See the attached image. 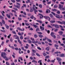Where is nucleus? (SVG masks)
Wrapping results in <instances>:
<instances>
[{
	"label": "nucleus",
	"instance_id": "nucleus-31",
	"mask_svg": "<svg viewBox=\"0 0 65 65\" xmlns=\"http://www.w3.org/2000/svg\"><path fill=\"white\" fill-rule=\"evenodd\" d=\"M32 52L33 53H36V51L34 49H32Z\"/></svg>",
	"mask_w": 65,
	"mask_h": 65
},
{
	"label": "nucleus",
	"instance_id": "nucleus-55",
	"mask_svg": "<svg viewBox=\"0 0 65 65\" xmlns=\"http://www.w3.org/2000/svg\"><path fill=\"white\" fill-rule=\"evenodd\" d=\"M62 24H63L64 25H65V21H62Z\"/></svg>",
	"mask_w": 65,
	"mask_h": 65
},
{
	"label": "nucleus",
	"instance_id": "nucleus-33",
	"mask_svg": "<svg viewBox=\"0 0 65 65\" xmlns=\"http://www.w3.org/2000/svg\"><path fill=\"white\" fill-rule=\"evenodd\" d=\"M54 8H57V7H58V6L57 5L55 4L54 6Z\"/></svg>",
	"mask_w": 65,
	"mask_h": 65
},
{
	"label": "nucleus",
	"instance_id": "nucleus-2",
	"mask_svg": "<svg viewBox=\"0 0 65 65\" xmlns=\"http://www.w3.org/2000/svg\"><path fill=\"white\" fill-rule=\"evenodd\" d=\"M6 55V53L5 52H2L1 53V56L2 57H3V58H7Z\"/></svg>",
	"mask_w": 65,
	"mask_h": 65
},
{
	"label": "nucleus",
	"instance_id": "nucleus-10",
	"mask_svg": "<svg viewBox=\"0 0 65 65\" xmlns=\"http://www.w3.org/2000/svg\"><path fill=\"white\" fill-rule=\"evenodd\" d=\"M59 57H65V56L64 55V54L63 53H62L61 54L59 55Z\"/></svg>",
	"mask_w": 65,
	"mask_h": 65
},
{
	"label": "nucleus",
	"instance_id": "nucleus-34",
	"mask_svg": "<svg viewBox=\"0 0 65 65\" xmlns=\"http://www.w3.org/2000/svg\"><path fill=\"white\" fill-rule=\"evenodd\" d=\"M33 11H34V10L33 9H30V12H32Z\"/></svg>",
	"mask_w": 65,
	"mask_h": 65
},
{
	"label": "nucleus",
	"instance_id": "nucleus-59",
	"mask_svg": "<svg viewBox=\"0 0 65 65\" xmlns=\"http://www.w3.org/2000/svg\"><path fill=\"white\" fill-rule=\"evenodd\" d=\"M51 1H50V2H48L47 3V4H51Z\"/></svg>",
	"mask_w": 65,
	"mask_h": 65
},
{
	"label": "nucleus",
	"instance_id": "nucleus-38",
	"mask_svg": "<svg viewBox=\"0 0 65 65\" xmlns=\"http://www.w3.org/2000/svg\"><path fill=\"white\" fill-rule=\"evenodd\" d=\"M11 36V35L10 34L9 36H8V38H10Z\"/></svg>",
	"mask_w": 65,
	"mask_h": 65
},
{
	"label": "nucleus",
	"instance_id": "nucleus-64",
	"mask_svg": "<svg viewBox=\"0 0 65 65\" xmlns=\"http://www.w3.org/2000/svg\"><path fill=\"white\" fill-rule=\"evenodd\" d=\"M12 32L13 33V34H16V33L15 32V31H12Z\"/></svg>",
	"mask_w": 65,
	"mask_h": 65
},
{
	"label": "nucleus",
	"instance_id": "nucleus-56",
	"mask_svg": "<svg viewBox=\"0 0 65 65\" xmlns=\"http://www.w3.org/2000/svg\"><path fill=\"white\" fill-rule=\"evenodd\" d=\"M11 1H12V2H13V3H15V1L14 0H12Z\"/></svg>",
	"mask_w": 65,
	"mask_h": 65
},
{
	"label": "nucleus",
	"instance_id": "nucleus-17",
	"mask_svg": "<svg viewBox=\"0 0 65 65\" xmlns=\"http://www.w3.org/2000/svg\"><path fill=\"white\" fill-rule=\"evenodd\" d=\"M36 21L37 22H39V23H40V24H42V22L41 20H36Z\"/></svg>",
	"mask_w": 65,
	"mask_h": 65
},
{
	"label": "nucleus",
	"instance_id": "nucleus-27",
	"mask_svg": "<svg viewBox=\"0 0 65 65\" xmlns=\"http://www.w3.org/2000/svg\"><path fill=\"white\" fill-rule=\"evenodd\" d=\"M38 36L40 38H42L43 37V35H38Z\"/></svg>",
	"mask_w": 65,
	"mask_h": 65
},
{
	"label": "nucleus",
	"instance_id": "nucleus-15",
	"mask_svg": "<svg viewBox=\"0 0 65 65\" xmlns=\"http://www.w3.org/2000/svg\"><path fill=\"white\" fill-rule=\"evenodd\" d=\"M50 22L51 23H55V22H56V21L55 20H52L50 21Z\"/></svg>",
	"mask_w": 65,
	"mask_h": 65
},
{
	"label": "nucleus",
	"instance_id": "nucleus-32",
	"mask_svg": "<svg viewBox=\"0 0 65 65\" xmlns=\"http://www.w3.org/2000/svg\"><path fill=\"white\" fill-rule=\"evenodd\" d=\"M54 46L55 47H59V45H58L57 44H55L54 45Z\"/></svg>",
	"mask_w": 65,
	"mask_h": 65
},
{
	"label": "nucleus",
	"instance_id": "nucleus-22",
	"mask_svg": "<svg viewBox=\"0 0 65 65\" xmlns=\"http://www.w3.org/2000/svg\"><path fill=\"white\" fill-rule=\"evenodd\" d=\"M55 27L56 28H59V26H58V25L57 24H55Z\"/></svg>",
	"mask_w": 65,
	"mask_h": 65
},
{
	"label": "nucleus",
	"instance_id": "nucleus-30",
	"mask_svg": "<svg viewBox=\"0 0 65 65\" xmlns=\"http://www.w3.org/2000/svg\"><path fill=\"white\" fill-rule=\"evenodd\" d=\"M50 17H51V18H54V16H53V15H52V14H50Z\"/></svg>",
	"mask_w": 65,
	"mask_h": 65
},
{
	"label": "nucleus",
	"instance_id": "nucleus-25",
	"mask_svg": "<svg viewBox=\"0 0 65 65\" xmlns=\"http://www.w3.org/2000/svg\"><path fill=\"white\" fill-rule=\"evenodd\" d=\"M0 19L1 20H2V19H4V17H3L1 15H0Z\"/></svg>",
	"mask_w": 65,
	"mask_h": 65
},
{
	"label": "nucleus",
	"instance_id": "nucleus-43",
	"mask_svg": "<svg viewBox=\"0 0 65 65\" xmlns=\"http://www.w3.org/2000/svg\"><path fill=\"white\" fill-rule=\"evenodd\" d=\"M37 48H38V50H42L41 48H40L39 47H37Z\"/></svg>",
	"mask_w": 65,
	"mask_h": 65
},
{
	"label": "nucleus",
	"instance_id": "nucleus-46",
	"mask_svg": "<svg viewBox=\"0 0 65 65\" xmlns=\"http://www.w3.org/2000/svg\"><path fill=\"white\" fill-rule=\"evenodd\" d=\"M45 58H47V59H49L50 58V56H46Z\"/></svg>",
	"mask_w": 65,
	"mask_h": 65
},
{
	"label": "nucleus",
	"instance_id": "nucleus-39",
	"mask_svg": "<svg viewBox=\"0 0 65 65\" xmlns=\"http://www.w3.org/2000/svg\"><path fill=\"white\" fill-rule=\"evenodd\" d=\"M47 39V37H46L45 38V39H43V41H45V40H46Z\"/></svg>",
	"mask_w": 65,
	"mask_h": 65
},
{
	"label": "nucleus",
	"instance_id": "nucleus-42",
	"mask_svg": "<svg viewBox=\"0 0 65 65\" xmlns=\"http://www.w3.org/2000/svg\"><path fill=\"white\" fill-rule=\"evenodd\" d=\"M25 25H26V26H29V24L28 23H25Z\"/></svg>",
	"mask_w": 65,
	"mask_h": 65
},
{
	"label": "nucleus",
	"instance_id": "nucleus-54",
	"mask_svg": "<svg viewBox=\"0 0 65 65\" xmlns=\"http://www.w3.org/2000/svg\"><path fill=\"white\" fill-rule=\"evenodd\" d=\"M34 36L36 38H37V37H38V36H37V35H34Z\"/></svg>",
	"mask_w": 65,
	"mask_h": 65
},
{
	"label": "nucleus",
	"instance_id": "nucleus-16",
	"mask_svg": "<svg viewBox=\"0 0 65 65\" xmlns=\"http://www.w3.org/2000/svg\"><path fill=\"white\" fill-rule=\"evenodd\" d=\"M58 33L59 34H60V35H62L63 34V32L62 31H60L59 32H58Z\"/></svg>",
	"mask_w": 65,
	"mask_h": 65
},
{
	"label": "nucleus",
	"instance_id": "nucleus-3",
	"mask_svg": "<svg viewBox=\"0 0 65 65\" xmlns=\"http://www.w3.org/2000/svg\"><path fill=\"white\" fill-rule=\"evenodd\" d=\"M18 34L20 36V39H23V35H24V32H22L21 33L20 32H19L18 33Z\"/></svg>",
	"mask_w": 65,
	"mask_h": 65
},
{
	"label": "nucleus",
	"instance_id": "nucleus-51",
	"mask_svg": "<svg viewBox=\"0 0 65 65\" xmlns=\"http://www.w3.org/2000/svg\"><path fill=\"white\" fill-rule=\"evenodd\" d=\"M52 11H54V12H56L57 11V10L56 9H52Z\"/></svg>",
	"mask_w": 65,
	"mask_h": 65
},
{
	"label": "nucleus",
	"instance_id": "nucleus-44",
	"mask_svg": "<svg viewBox=\"0 0 65 65\" xmlns=\"http://www.w3.org/2000/svg\"><path fill=\"white\" fill-rule=\"evenodd\" d=\"M6 26L7 29H9V26L6 25Z\"/></svg>",
	"mask_w": 65,
	"mask_h": 65
},
{
	"label": "nucleus",
	"instance_id": "nucleus-14",
	"mask_svg": "<svg viewBox=\"0 0 65 65\" xmlns=\"http://www.w3.org/2000/svg\"><path fill=\"white\" fill-rule=\"evenodd\" d=\"M39 15H41V16H40V19L42 18H43V15L39 13Z\"/></svg>",
	"mask_w": 65,
	"mask_h": 65
},
{
	"label": "nucleus",
	"instance_id": "nucleus-37",
	"mask_svg": "<svg viewBox=\"0 0 65 65\" xmlns=\"http://www.w3.org/2000/svg\"><path fill=\"white\" fill-rule=\"evenodd\" d=\"M55 60H56L55 59H54V60H51L52 62V63H54V62H55Z\"/></svg>",
	"mask_w": 65,
	"mask_h": 65
},
{
	"label": "nucleus",
	"instance_id": "nucleus-36",
	"mask_svg": "<svg viewBox=\"0 0 65 65\" xmlns=\"http://www.w3.org/2000/svg\"><path fill=\"white\" fill-rule=\"evenodd\" d=\"M57 23H58L59 24H62V22H61L60 21H57Z\"/></svg>",
	"mask_w": 65,
	"mask_h": 65
},
{
	"label": "nucleus",
	"instance_id": "nucleus-62",
	"mask_svg": "<svg viewBox=\"0 0 65 65\" xmlns=\"http://www.w3.org/2000/svg\"><path fill=\"white\" fill-rule=\"evenodd\" d=\"M14 10H15L18 11V9L17 8H14Z\"/></svg>",
	"mask_w": 65,
	"mask_h": 65
},
{
	"label": "nucleus",
	"instance_id": "nucleus-9",
	"mask_svg": "<svg viewBox=\"0 0 65 65\" xmlns=\"http://www.w3.org/2000/svg\"><path fill=\"white\" fill-rule=\"evenodd\" d=\"M40 29H41V31H43L44 30V28L43 27H42V26H40Z\"/></svg>",
	"mask_w": 65,
	"mask_h": 65
},
{
	"label": "nucleus",
	"instance_id": "nucleus-28",
	"mask_svg": "<svg viewBox=\"0 0 65 65\" xmlns=\"http://www.w3.org/2000/svg\"><path fill=\"white\" fill-rule=\"evenodd\" d=\"M46 50H47V51H50V48H48V47H46Z\"/></svg>",
	"mask_w": 65,
	"mask_h": 65
},
{
	"label": "nucleus",
	"instance_id": "nucleus-24",
	"mask_svg": "<svg viewBox=\"0 0 65 65\" xmlns=\"http://www.w3.org/2000/svg\"><path fill=\"white\" fill-rule=\"evenodd\" d=\"M47 28H53V27L51 26V25H48V26H47Z\"/></svg>",
	"mask_w": 65,
	"mask_h": 65
},
{
	"label": "nucleus",
	"instance_id": "nucleus-45",
	"mask_svg": "<svg viewBox=\"0 0 65 65\" xmlns=\"http://www.w3.org/2000/svg\"><path fill=\"white\" fill-rule=\"evenodd\" d=\"M55 51V49L54 48H53L52 49V51H51V53H53Z\"/></svg>",
	"mask_w": 65,
	"mask_h": 65
},
{
	"label": "nucleus",
	"instance_id": "nucleus-29",
	"mask_svg": "<svg viewBox=\"0 0 65 65\" xmlns=\"http://www.w3.org/2000/svg\"><path fill=\"white\" fill-rule=\"evenodd\" d=\"M34 16L33 15H32L30 17V18L31 19H34Z\"/></svg>",
	"mask_w": 65,
	"mask_h": 65
},
{
	"label": "nucleus",
	"instance_id": "nucleus-21",
	"mask_svg": "<svg viewBox=\"0 0 65 65\" xmlns=\"http://www.w3.org/2000/svg\"><path fill=\"white\" fill-rule=\"evenodd\" d=\"M32 62H33V63H37V61L35 60H33L32 61Z\"/></svg>",
	"mask_w": 65,
	"mask_h": 65
},
{
	"label": "nucleus",
	"instance_id": "nucleus-18",
	"mask_svg": "<svg viewBox=\"0 0 65 65\" xmlns=\"http://www.w3.org/2000/svg\"><path fill=\"white\" fill-rule=\"evenodd\" d=\"M26 46H25V48L26 49H27V48H28V46H29V45L28 44H26Z\"/></svg>",
	"mask_w": 65,
	"mask_h": 65
},
{
	"label": "nucleus",
	"instance_id": "nucleus-50",
	"mask_svg": "<svg viewBox=\"0 0 65 65\" xmlns=\"http://www.w3.org/2000/svg\"><path fill=\"white\" fill-rule=\"evenodd\" d=\"M42 62V60H40L38 61V63H41Z\"/></svg>",
	"mask_w": 65,
	"mask_h": 65
},
{
	"label": "nucleus",
	"instance_id": "nucleus-41",
	"mask_svg": "<svg viewBox=\"0 0 65 65\" xmlns=\"http://www.w3.org/2000/svg\"><path fill=\"white\" fill-rule=\"evenodd\" d=\"M39 6L40 8H42V5L41 4H39Z\"/></svg>",
	"mask_w": 65,
	"mask_h": 65
},
{
	"label": "nucleus",
	"instance_id": "nucleus-53",
	"mask_svg": "<svg viewBox=\"0 0 65 65\" xmlns=\"http://www.w3.org/2000/svg\"><path fill=\"white\" fill-rule=\"evenodd\" d=\"M18 20L19 21H21L22 20V18H19V17L18 18Z\"/></svg>",
	"mask_w": 65,
	"mask_h": 65
},
{
	"label": "nucleus",
	"instance_id": "nucleus-40",
	"mask_svg": "<svg viewBox=\"0 0 65 65\" xmlns=\"http://www.w3.org/2000/svg\"><path fill=\"white\" fill-rule=\"evenodd\" d=\"M2 21L4 25H5V22L4 20H2Z\"/></svg>",
	"mask_w": 65,
	"mask_h": 65
},
{
	"label": "nucleus",
	"instance_id": "nucleus-4",
	"mask_svg": "<svg viewBox=\"0 0 65 65\" xmlns=\"http://www.w3.org/2000/svg\"><path fill=\"white\" fill-rule=\"evenodd\" d=\"M16 3L17 4L16 5H14V6L17 8L18 9H20L21 7V4L18 3Z\"/></svg>",
	"mask_w": 65,
	"mask_h": 65
},
{
	"label": "nucleus",
	"instance_id": "nucleus-20",
	"mask_svg": "<svg viewBox=\"0 0 65 65\" xmlns=\"http://www.w3.org/2000/svg\"><path fill=\"white\" fill-rule=\"evenodd\" d=\"M56 18H58V19H60V16L59 15H58L57 14L56 16H55Z\"/></svg>",
	"mask_w": 65,
	"mask_h": 65
},
{
	"label": "nucleus",
	"instance_id": "nucleus-60",
	"mask_svg": "<svg viewBox=\"0 0 65 65\" xmlns=\"http://www.w3.org/2000/svg\"><path fill=\"white\" fill-rule=\"evenodd\" d=\"M38 11H39V12H40L41 13H42V12H43L42 11V10H39Z\"/></svg>",
	"mask_w": 65,
	"mask_h": 65
},
{
	"label": "nucleus",
	"instance_id": "nucleus-19",
	"mask_svg": "<svg viewBox=\"0 0 65 65\" xmlns=\"http://www.w3.org/2000/svg\"><path fill=\"white\" fill-rule=\"evenodd\" d=\"M6 16H7V17H8V19H10V15H8V14H6Z\"/></svg>",
	"mask_w": 65,
	"mask_h": 65
},
{
	"label": "nucleus",
	"instance_id": "nucleus-23",
	"mask_svg": "<svg viewBox=\"0 0 65 65\" xmlns=\"http://www.w3.org/2000/svg\"><path fill=\"white\" fill-rule=\"evenodd\" d=\"M27 41L29 43H32V41L30 40H27Z\"/></svg>",
	"mask_w": 65,
	"mask_h": 65
},
{
	"label": "nucleus",
	"instance_id": "nucleus-61",
	"mask_svg": "<svg viewBox=\"0 0 65 65\" xmlns=\"http://www.w3.org/2000/svg\"><path fill=\"white\" fill-rule=\"evenodd\" d=\"M6 64L7 65H9V63H8L7 62H6Z\"/></svg>",
	"mask_w": 65,
	"mask_h": 65
},
{
	"label": "nucleus",
	"instance_id": "nucleus-1",
	"mask_svg": "<svg viewBox=\"0 0 65 65\" xmlns=\"http://www.w3.org/2000/svg\"><path fill=\"white\" fill-rule=\"evenodd\" d=\"M31 25V26H33L35 28H37L36 29V32H38V31H40V29H39V28L38 27V26L36 25L33 24L32 25V24H30Z\"/></svg>",
	"mask_w": 65,
	"mask_h": 65
},
{
	"label": "nucleus",
	"instance_id": "nucleus-57",
	"mask_svg": "<svg viewBox=\"0 0 65 65\" xmlns=\"http://www.w3.org/2000/svg\"><path fill=\"white\" fill-rule=\"evenodd\" d=\"M7 48H6V47L5 48V49L4 50V52H6L7 51Z\"/></svg>",
	"mask_w": 65,
	"mask_h": 65
},
{
	"label": "nucleus",
	"instance_id": "nucleus-63",
	"mask_svg": "<svg viewBox=\"0 0 65 65\" xmlns=\"http://www.w3.org/2000/svg\"><path fill=\"white\" fill-rule=\"evenodd\" d=\"M12 12H14V13H16V11H15L14 10H12Z\"/></svg>",
	"mask_w": 65,
	"mask_h": 65
},
{
	"label": "nucleus",
	"instance_id": "nucleus-26",
	"mask_svg": "<svg viewBox=\"0 0 65 65\" xmlns=\"http://www.w3.org/2000/svg\"><path fill=\"white\" fill-rule=\"evenodd\" d=\"M47 41H49V42H52V40H51L48 38H47Z\"/></svg>",
	"mask_w": 65,
	"mask_h": 65
},
{
	"label": "nucleus",
	"instance_id": "nucleus-5",
	"mask_svg": "<svg viewBox=\"0 0 65 65\" xmlns=\"http://www.w3.org/2000/svg\"><path fill=\"white\" fill-rule=\"evenodd\" d=\"M36 6L35 5H33V6L32 7V9H33L34 10V12L35 13V14H37V13H36L37 12H38V10H36V9L35 8V7Z\"/></svg>",
	"mask_w": 65,
	"mask_h": 65
},
{
	"label": "nucleus",
	"instance_id": "nucleus-7",
	"mask_svg": "<svg viewBox=\"0 0 65 65\" xmlns=\"http://www.w3.org/2000/svg\"><path fill=\"white\" fill-rule=\"evenodd\" d=\"M51 36L53 37L54 38H56V36L55 35H54V33L53 32H52L51 34Z\"/></svg>",
	"mask_w": 65,
	"mask_h": 65
},
{
	"label": "nucleus",
	"instance_id": "nucleus-52",
	"mask_svg": "<svg viewBox=\"0 0 65 65\" xmlns=\"http://www.w3.org/2000/svg\"><path fill=\"white\" fill-rule=\"evenodd\" d=\"M5 58H6L5 59L6 61H8V60H9V58H7V57Z\"/></svg>",
	"mask_w": 65,
	"mask_h": 65
},
{
	"label": "nucleus",
	"instance_id": "nucleus-47",
	"mask_svg": "<svg viewBox=\"0 0 65 65\" xmlns=\"http://www.w3.org/2000/svg\"><path fill=\"white\" fill-rule=\"evenodd\" d=\"M36 54L37 55V56H39V57H40V55H39V54L38 53H36Z\"/></svg>",
	"mask_w": 65,
	"mask_h": 65
},
{
	"label": "nucleus",
	"instance_id": "nucleus-11",
	"mask_svg": "<svg viewBox=\"0 0 65 65\" xmlns=\"http://www.w3.org/2000/svg\"><path fill=\"white\" fill-rule=\"evenodd\" d=\"M56 59L58 61H60L62 60L61 59V58H60V57H57Z\"/></svg>",
	"mask_w": 65,
	"mask_h": 65
},
{
	"label": "nucleus",
	"instance_id": "nucleus-48",
	"mask_svg": "<svg viewBox=\"0 0 65 65\" xmlns=\"http://www.w3.org/2000/svg\"><path fill=\"white\" fill-rule=\"evenodd\" d=\"M1 31L2 32H4V33L6 31H5V30H1Z\"/></svg>",
	"mask_w": 65,
	"mask_h": 65
},
{
	"label": "nucleus",
	"instance_id": "nucleus-13",
	"mask_svg": "<svg viewBox=\"0 0 65 65\" xmlns=\"http://www.w3.org/2000/svg\"><path fill=\"white\" fill-rule=\"evenodd\" d=\"M62 7H63V5L61 4L59 5V8L61 9V8H62Z\"/></svg>",
	"mask_w": 65,
	"mask_h": 65
},
{
	"label": "nucleus",
	"instance_id": "nucleus-49",
	"mask_svg": "<svg viewBox=\"0 0 65 65\" xmlns=\"http://www.w3.org/2000/svg\"><path fill=\"white\" fill-rule=\"evenodd\" d=\"M10 41L11 42H12V41H13V40H12V38H11L10 39Z\"/></svg>",
	"mask_w": 65,
	"mask_h": 65
},
{
	"label": "nucleus",
	"instance_id": "nucleus-58",
	"mask_svg": "<svg viewBox=\"0 0 65 65\" xmlns=\"http://www.w3.org/2000/svg\"><path fill=\"white\" fill-rule=\"evenodd\" d=\"M57 13H58V14H60V12L59 11H58Z\"/></svg>",
	"mask_w": 65,
	"mask_h": 65
},
{
	"label": "nucleus",
	"instance_id": "nucleus-8",
	"mask_svg": "<svg viewBox=\"0 0 65 65\" xmlns=\"http://www.w3.org/2000/svg\"><path fill=\"white\" fill-rule=\"evenodd\" d=\"M17 29L18 30H20V31H24L25 30V28H23L22 29L21 28V27H17Z\"/></svg>",
	"mask_w": 65,
	"mask_h": 65
},
{
	"label": "nucleus",
	"instance_id": "nucleus-12",
	"mask_svg": "<svg viewBox=\"0 0 65 65\" xmlns=\"http://www.w3.org/2000/svg\"><path fill=\"white\" fill-rule=\"evenodd\" d=\"M48 11H49V13H50L51 12V11L50 10L48 9H47V10L46 11V13H48Z\"/></svg>",
	"mask_w": 65,
	"mask_h": 65
},
{
	"label": "nucleus",
	"instance_id": "nucleus-6",
	"mask_svg": "<svg viewBox=\"0 0 65 65\" xmlns=\"http://www.w3.org/2000/svg\"><path fill=\"white\" fill-rule=\"evenodd\" d=\"M15 39H17L18 42H19L20 44H21V45H22V42L20 41V39H19V36H17V37L15 38Z\"/></svg>",
	"mask_w": 65,
	"mask_h": 65
},
{
	"label": "nucleus",
	"instance_id": "nucleus-35",
	"mask_svg": "<svg viewBox=\"0 0 65 65\" xmlns=\"http://www.w3.org/2000/svg\"><path fill=\"white\" fill-rule=\"evenodd\" d=\"M43 56H47V54H46L45 53H43Z\"/></svg>",
	"mask_w": 65,
	"mask_h": 65
}]
</instances>
